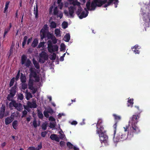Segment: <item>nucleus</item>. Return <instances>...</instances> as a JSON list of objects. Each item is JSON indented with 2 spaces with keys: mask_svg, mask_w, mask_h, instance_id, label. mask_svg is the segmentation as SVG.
Returning <instances> with one entry per match:
<instances>
[{
  "mask_svg": "<svg viewBox=\"0 0 150 150\" xmlns=\"http://www.w3.org/2000/svg\"><path fill=\"white\" fill-rule=\"evenodd\" d=\"M102 121L101 119H99L96 124V133L99 134L100 140L101 143H107L108 136L104 133L103 130L104 128L103 126Z\"/></svg>",
  "mask_w": 150,
  "mask_h": 150,
  "instance_id": "f257e3e1",
  "label": "nucleus"
},
{
  "mask_svg": "<svg viewBox=\"0 0 150 150\" xmlns=\"http://www.w3.org/2000/svg\"><path fill=\"white\" fill-rule=\"evenodd\" d=\"M117 122H116L113 125V127L114 129V137L113 140L115 142H117L120 141H122L126 140L127 138L128 134L125 132H126L119 131L117 134L115 135L117 131Z\"/></svg>",
  "mask_w": 150,
  "mask_h": 150,
  "instance_id": "f03ea898",
  "label": "nucleus"
},
{
  "mask_svg": "<svg viewBox=\"0 0 150 150\" xmlns=\"http://www.w3.org/2000/svg\"><path fill=\"white\" fill-rule=\"evenodd\" d=\"M107 2V0H94L91 4L90 1H87L86 6L88 10L94 11L97 7H101Z\"/></svg>",
  "mask_w": 150,
  "mask_h": 150,
  "instance_id": "7ed1b4c3",
  "label": "nucleus"
},
{
  "mask_svg": "<svg viewBox=\"0 0 150 150\" xmlns=\"http://www.w3.org/2000/svg\"><path fill=\"white\" fill-rule=\"evenodd\" d=\"M125 132L128 131V134L133 137L134 134H137L140 132L139 127L137 124H129L123 127Z\"/></svg>",
  "mask_w": 150,
  "mask_h": 150,
  "instance_id": "20e7f679",
  "label": "nucleus"
},
{
  "mask_svg": "<svg viewBox=\"0 0 150 150\" xmlns=\"http://www.w3.org/2000/svg\"><path fill=\"white\" fill-rule=\"evenodd\" d=\"M36 69L35 68H31L30 69V73L29 74V78L33 77L35 78V81L37 82H38L40 81V78L37 75V72L36 71Z\"/></svg>",
  "mask_w": 150,
  "mask_h": 150,
  "instance_id": "39448f33",
  "label": "nucleus"
},
{
  "mask_svg": "<svg viewBox=\"0 0 150 150\" xmlns=\"http://www.w3.org/2000/svg\"><path fill=\"white\" fill-rule=\"evenodd\" d=\"M12 105L18 111H20L23 109V105L20 103H17L15 100H12L11 102L9 103V106L10 107Z\"/></svg>",
  "mask_w": 150,
  "mask_h": 150,
  "instance_id": "423d86ee",
  "label": "nucleus"
},
{
  "mask_svg": "<svg viewBox=\"0 0 150 150\" xmlns=\"http://www.w3.org/2000/svg\"><path fill=\"white\" fill-rule=\"evenodd\" d=\"M75 8L73 6H70L68 8L69 13L66 10H64V13L65 15L67 16H68L69 15L71 18H74V16L73 15L74 13V10Z\"/></svg>",
  "mask_w": 150,
  "mask_h": 150,
  "instance_id": "0eeeda50",
  "label": "nucleus"
},
{
  "mask_svg": "<svg viewBox=\"0 0 150 150\" xmlns=\"http://www.w3.org/2000/svg\"><path fill=\"white\" fill-rule=\"evenodd\" d=\"M39 62L42 63H44L48 59V56L45 52L42 51L39 54Z\"/></svg>",
  "mask_w": 150,
  "mask_h": 150,
  "instance_id": "6e6552de",
  "label": "nucleus"
},
{
  "mask_svg": "<svg viewBox=\"0 0 150 150\" xmlns=\"http://www.w3.org/2000/svg\"><path fill=\"white\" fill-rule=\"evenodd\" d=\"M139 118V115H134L131 118V120L129 121V124H137L138 122V119Z\"/></svg>",
  "mask_w": 150,
  "mask_h": 150,
  "instance_id": "1a4fd4ad",
  "label": "nucleus"
},
{
  "mask_svg": "<svg viewBox=\"0 0 150 150\" xmlns=\"http://www.w3.org/2000/svg\"><path fill=\"white\" fill-rule=\"evenodd\" d=\"M48 48V51L50 53L57 51L58 50V47L57 45H50Z\"/></svg>",
  "mask_w": 150,
  "mask_h": 150,
  "instance_id": "9d476101",
  "label": "nucleus"
},
{
  "mask_svg": "<svg viewBox=\"0 0 150 150\" xmlns=\"http://www.w3.org/2000/svg\"><path fill=\"white\" fill-rule=\"evenodd\" d=\"M16 92V90L11 89L10 90V93L7 96V99L9 101L12 100V98L15 95Z\"/></svg>",
  "mask_w": 150,
  "mask_h": 150,
  "instance_id": "9b49d317",
  "label": "nucleus"
},
{
  "mask_svg": "<svg viewBox=\"0 0 150 150\" xmlns=\"http://www.w3.org/2000/svg\"><path fill=\"white\" fill-rule=\"evenodd\" d=\"M84 9L85 11H85H82L81 13L79 16V17L80 19H82L83 18H84L87 17L88 15V12L86 8H85Z\"/></svg>",
  "mask_w": 150,
  "mask_h": 150,
  "instance_id": "f8f14e48",
  "label": "nucleus"
},
{
  "mask_svg": "<svg viewBox=\"0 0 150 150\" xmlns=\"http://www.w3.org/2000/svg\"><path fill=\"white\" fill-rule=\"evenodd\" d=\"M27 105H28L29 108H36L37 106V105L35 101L31 102L29 101H28L27 102Z\"/></svg>",
  "mask_w": 150,
  "mask_h": 150,
  "instance_id": "ddd939ff",
  "label": "nucleus"
},
{
  "mask_svg": "<svg viewBox=\"0 0 150 150\" xmlns=\"http://www.w3.org/2000/svg\"><path fill=\"white\" fill-rule=\"evenodd\" d=\"M50 138L52 140H55L57 142H59L60 141L59 138L58 137L57 135L56 134H52Z\"/></svg>",
  "mask_w": 150,
  "mask_h": 150,
  "instance_id": "4468645a",
  "label": "nucleus"
},
{
  "mask_svg": "<svg viewBox=\"0 0 150 150\" xmlns=\"http://www.w3.org/2000/svg\"><path fill=\"white\" fill-rule=\"evenodd\" d=\"M33 13L35 15V18H38V4H36V7H34L33 10Z\"/></svg>",
  "mask_w": 150,
  "mask_h": 150,
  "instance_id": "2eb2a0df",
  "label": "nucleus"
},
{
  "mask_svg": "<svg viewBox=\"0 0 150 150\" xmlns=\"http://www.w3.org/2000/svg\"><path fill=\"white\" fill-rule=\"evenodd\" d=\"M33 62L35 68L37 69H40V66L38 62L34 58L33 59Z\"/></svg>",
  "mask_w": 150,
  "mask_h": 150,
  "instance_id": "dca6fc26",
  "label": "nucleus"
},
{
  "mask_svg": "<svg viewBox=\"0 0 150 150\" xmlns=\"http://www.w3.org/2000/svg\"><path fill=\"white\" fill-rule=\"evenodd\" d=\"M13 120L11 118L7 117L5 119V123L6 125H7L10 123Z\"/></svg>",
  "mask_w": 150,
  "mask_h": 150,
  "instance_id": "f3484780",
  "label": "nucleus"
},
{
  "mask_svg": "<svg viewBox=\"0 0 150 150\" xmlns=\"http://www.w3.org/2000/svg\"><path fill=\"white\" fill-rule=\"evenodd\" d=\"M112 115L114 118V119L115 120V123L116 122H117V123L118 121L121 120V117L120 116L117 115L115 114H113Z\"/></svg>",
  "mask_w": 150,
  "mask_h": 150,
  "instance_id": "a211bd4d",
  "label": "nucleus"
},
{
  "mask_svg": "<svg viewBox=\"0 0 150 150\" xmlns=\"http://www.w3.org/2000/svg\"><path fill=\"white\" fill-rule=\"evenodd\" d=\"M34 80L31 78H29V81L28 83V87L33 86L34 82Z\"/></svg>",
  "mask_w": 150,
  "mask_h": 150,
  "instance_id": "6ab92c4d",
  "label": "nucleus"
},
{
  "mask_svg": "<svg viewBox=\"0 0 150 150\" xmlns=\"http://www.w3.org/2000/svg\"><path fill=\"white\" fill-rule=\"evenodd\" d=\"M21 81L22 83H25L26 81V79L25 76L23 75L22 73H21V75L20 77Z\"/></svg>",
  "mask_w": 150,
  "mask_h": 150,
  "instance_id": "aec40b11",
  "label": "nucleus"
},
{
  "mask_svg": "<svg viewBox=\"0 0 150 150\" xmlns=\"http://www.w3.org/2000/svg\"><path fill=\"white\" fill-rule=\"evenodd\" d=\"M27 57L25 55H23L21 57V63L22 64H24L25 63V61Z\"/></svg>",
  "mask_w": 150,
  "mask_h": 150,
  "instance_id": "412c9836",
  "label": "nucleus"
},
{
  "mask_svg": "<svg viewBox=\"0 0 150 150\" xmlns=\"http://www.w3.org/2000/svg\"><path fill=\"white\" fill-rule=\"evenodd\" d=\"M38 42V40L37 39H34L32 43L31 46L33 47H35L37 45Z\"/></svg>",
  "mask_w": 150,
  "mask_h": 150,
  "instance_id": "4be33fe9",
  "label": "nucleus"
},
{
  "mask_svg": "<svg viewBox=\"0 0 150 150\" xmlns=\"http://www.w3.org/2000/svg\"><path fill=\"white\" fill-rule=\"evenodd\" d=\"M133 103V99H129L128 101V103H127V106L132 107Z\"/></svg>",
  "mask_w": 150,
  "mask_h": 150,
  "instance_id": "5701e85b",
  "label": "nucleus"
},
{
  "mask_svg": "<svg viewBox=\"0 0 150 150\" xmlns=\"http://www.w3.org/2000/svg\"><path fill=\"white\" fill-rule=\"evenodd\" d=\"M50 26L51 28H54L57 27V24L55 22L52 21L50 22Z\"/></svg>",
  "mask_w": 150,
  "mask_h": 150,
  "instance_id": "b1692460",
  "label": "nucleus"
},
{
  "mask_svg": "<svg viewBox=\"0 0 150 150\" xmlns=\"http://www.w3.org/2000/svg\"><path fill=\"white\" fill-rule=\"evenodd\" d=\"M70 34L69 33H67L64 36V40L66 42H68L70 40Z\"/></svg>",
  "mask_w": 150,
  "mask_h": 150,
  "instance_id": "393cba45",
  "label": "nucleus"
},
{
  "mask_svg": "<svg viewBox=\"0 0 150 150\" xmlns=\"http://www.w3.org/2000/svg\"><path fill=\"white\" fill-rule=\"evenodd\" d=\"M46 32H40V35L41 37V39L43 40V39L46 37Z\"/></svg>",
  "mask_w": 150,
  "mask_h": 150,
  "instance_id": "a878e982",
  "label": "nucleus"
},
{
  "mask_svg": "<svg viewBox=\"0 0 150 150\" xmlns=\"http://www.w3.org/2000/svg\"><path fill=\"white\" fill-rule=\"evenodd\" d=\"M28 38V37L27 36H25L23 38V41L22 42V47L23 48L26 45V43Z\"/></svg>",
  "mask_w": 150,
  "mask_h": 150,
  "instance_id": "bb28decb",
  "label": "nucleus"
},
{
  "mask_svg": "<svg viewBox=\"0 0 150 150\" xmlns=\"http://www.w3.org/2000/svg\"><path fill=\"white\" fill-rule=\"evenodd\" d=\"M37 111L38 117L40 119H42L43 118V115L42 112L39 110H38Z\"/></svg>",
  "mask_w": 150,
  "mask_h": 150,
  "instance_id": "cd10ccee",
  "label": "nucleus"
},
{
  "mask_svg": "<svg viewBox=\"0 0 150 150\" xmlns=\"http://www.w3.org/2000/svg\"><path fill=\"white\" fill-rule=\"evenodd\" d=\"M33 96L30 92H27L26 95V98L27 100H28L30 98H32Z\"/></svg>",
  "mask_w": 150,
  "mask_h": 150,
  "instance_id": "c85d7f7f",
  "label": "nucleus"
},
{
  "mask_svg": "<svg viewBox=\"0 0 150 150\" xmlns=\"http://www.w3.org/2000/svg\"><path fill=\"white\" fill-rule=\"evenodd\" d=\"M48 28L47 25V24L45 25L42 29L40 30V32H43L44 31V32L47 33V31L48 30Z\"/></svg>",
  "mask_w": 150,
  "mask_h": 150,
  "instance_id": "c756f323",
  "label": "nucleus"
},
{
  "mask_svg": "<svg viewBox=\"0 0 150 150\" xmlns=\"http://www.w3.org/2000/svg\"><path fill=\"white\" fill-rule=\"evenodd\" d=\"M17 123L18 121L17 120H14L12 123V126L13 128L15 129H17Z\"/></svg>",
  "mask_w": 150,
  "mask_h": 150,
  "instance_id": "7c9ffc66",
  "label": "nucleus"
},
{
  "mask_svg": "<svg viewBox=\"0 0 150 150\" xmlns=\"http://www.w3.org/2000/svg\"><path fill=\"white\" fill-rule=\"evenodd\" d=\"M82 10L83 9L81 6L79 7V8H78L77 11L76 12V14L79 16L81 14V13L82 11Z\"/></svg>",
  "mask_w": 150,
  "mask_h": 150,
  "instance_id": "2f4dec72",
  "label": "nucleus"
},
{
  "mask_svg": "<svg viewBox=\"0 0 150 150\" xmlns=\"http://www.w3.org/2000/svg\"><path fill=\"white\" fill-rule=\"evenodd\" d=\"M59 11L57 7H54L53 10V15L54 16H57L59 13Z\"/></svg>",
  "mask_w": 150,
  "mask_h": 150,
  "instance_id": "473e14b6",
  "label": "nucleus"
},
{
  "mask_svg": "<svg viewBox=\"0 0 150 150\" xmlns=\"http://www.w3.org/2000/svg\"><path fill=\"white\" fill-rule=\"evenodd\" d=\"M29 88L32 91V93L33 94H35L37 91V89L35 88L33 86L32 87H29Z\"/></svg>",
  "mask_w": 150,
  "mask_h": 150,
  "instance_id": "72a5a7b5",
  "label": "nucleus"
},
{
  "mask_svg": "<svg viewBox=\"0 0 150 150\" xmlns=\"http://www.w3.org/2000/svg\"><path fill=\"white\" fill-rule=\"evenodd\" d=\"M45 43L44 42H40L38 45L37 48H40L41 47H44Z\"/></svg>",
  "mask_w": 150,
  "mask_h": 150,
  "instance_id": "f704fd0d",
  "label": "nucleus"
},
{
  "mask_svg": "<svg viewBox=\"0 0 150 150\" xmlns=\"http://www.w3.org/2000/svg\"><path fill=\"white\" fill-rule=\"evenodd\" d=\"M10 2L9 1H6V3L5 6L4 8V13H5L6 11L8 8V5H9Z\"/></svg>",
  "mask_w": 150,
  "mask_h": 150,
  "instance_id": "c9c22d12",
  "label": "nucleus"
},
{
  "mask_svg": "<svg viewBox=\"0 0 150 150\" xmlns=\"http://www.w3.org/2000/svg\"><path fill=\"white\" fill-rule=\"evenodd\" d=\"M132 51L134 52L135 54H139L140 53V51L137 50V49L135 48L134 47L132 48Z\"/></svg>",
  "mask_w": 150,
  "mask_h": 150,
  "instance_id": "e433bc0d",
  "label": "nucleus"
},
{
  "mask_svg": "<svg viewBox=\"0 0 150 150\" xmlns=\"http://www.w3.org/2000/svg\"><path fill=\"white\" fill-rule=\"evenodd\" d=\"M15 78L14 77L11 80L9 83V86L11 87L13 85L15 81Z\"/></svg>",
  "mask_w": 150,
  "mask_h": 150,
  "instance_id": "4c0bfd02",
  "label": "nucleus"
},
{
  "mask_svg": "<svg viewBox=\"0 0 150 150\" xmlns=\"http://www.w3.org/2000/svg\"><path fill=\"white\" fill-rule=\"evenodd\" d=\"M60 30L59 29H55L54 31L55 34L56 35L57 37L58 36L60 33Z\"/></svg>",
  "mask_w": 150,
  "mask_h": 150,
  "instance_id": "58836bf2",
  "label": "nucleus"
},
{
  "mask_svg": "<svg viewBox=\"0 0 150 150\" xmlns=\"http://www.w3.org/2000/svg\"><path fill=\"white\" fill-rule=\"evenodd\" d=\"M63 28L64 29L66 28L68 26V23L67 22L64 21L62 24Z\"/></svg>",
  "mask_w": 150,
  "mask_h": 150,
  "instance_id": "ea45409f",
  "label": "nucleus"
},
{
  "mask_svg": "<svg viewBox=\"0 0 150 150\" xmlns=\"http://www.w3.org/2000/svg\"><path fill=\"white\" fill-rule=\"evenodd\" d=\"M50 113V112L48 111H45L43 112L45 116L47 118L49 117V115L48 113Z\"/></svg>",
  "mask_w": 150,
  "mask_h": 150,
  "instance_id": "a19ab883",
  "label": "nucleus"
},
{
  "mask_svg": "<svg viewBox=\"0 0 150 150\" xmlns=\"http://www.w3.org/2000/svg\"><path fill=\"white\" fill-rule=\"evenodd\" d=\"M51 40H52V43L54 44H55L57 43V40L56 38V37L54 36L51 39Z\"/></svg>",
  "mask_w": 150,
  "mask_h": 150,
  "instance_id": "79ce46f5",
  "label": "nucleus"
},
{
  "mask_svg": "<svg viewBox=\"0 0 150 150\" xmlns=\"http://www.w3.org/2000/svg\"><path fill=\"white\" fill-rule=\"evenodd\" d=\"M60 51H62L64 50L65 49V46L64 43H62L60 45Z\"/></svg>",
  "mask_w": 150,
  "mask_h": 150,
  "instance_id": "37998d69",
  "label": "nucleus"
},
{
  "mask_svg": "<svg viewBox=\"0 0 150 150\" xmlns=\"http://www.w3.org/2000/svg\"><path fill=\"white\" fill-rule=\"evenodd\" d=\"M17 98L18 100H22L23 98V96L22 94L20 93L18 95Z\"/></svg>",
  "mask_w": 150,
  "mask_h": 150,
  "instance_id": "c03bdc74",
  "label": "nucleus"
},
{
  "mask_svg": "<svg viewBox=\"0 0 150 150\" xmlns=\"http://www.w3.org/2000/svg\"><path fill=\"white\" fill-rule=\"evenodd\" d=\"M25 66L27 67H29L31 64V62L29 59H28L27 60L26 62H25Z\"/></svg>",
  "mask_w": 150,
  "mask_h": 150,
  "instance_id": "a18cd8bd",
  "label": "nucleus"
},
{
  "mask_svg": "<svg viewBox=\"0 0 150 150\" xmlns=\"http://www.w3.org/2000/svg\"><path fill=\"white\" fill-rule=\"evenodd\" d=\"M47 123H44L42 125V129L44 130H45L47 129Z\"/></svg>",
  "mask_w": 150,
  "mask_h": 150,
  "instance_id": "49530a36",
  "label": "nucleus"
},
{
  "mask_svg": "<svg viewBox=\"0 0 150 150\" xmlns=\"http://www.w3.org/2000/svg\"><path fill=\"white\" fill-rule=\"evenodd\" d=\"M67 146L69 149H71L73 148V145L70 142H68L67 144Z\"/></svg>",
  "mask_w": 150,
  "mask_h": 150,
  "instance_id": "de8ad7c7",
  "label": "nucleus"
},
{
  "mask_svg": "<svg viewBox=\"0 0 150 150\" xmlns=\"http://www.w3.org/2000/svg\"><path fill=\"white\" fill-rule=\"evenodd\" d=\"M56 16L57 18L59 17L60 19H61L63 17V13L62 12L60 11Z\"/></svg>",
  "mask_w": 150,
  "mask_h": 150,
  "instance_id": "09e8293b",
  "label": "nucleus"
},
{
  "mask_svg": "<svg viewBox=\"0 0 150 150\" xmlns=\"http://www.w3.org/2000/svg\"><path fill=\"white\" fill-rule=\"evenodd\" d=\"M21 86L22 88L24 90H25L27 87V84L25 83H23Z\"/></svg>",
  "mask_w": 150,
  "mask_h": 150,
  "instance_id": "8fccbe9b",
  "label": "nucleus"
},
{
  "mask_svg": "<svg viewBox=\"0 0 150 150\" xmlns=\"http://www.w3.org/2000/svg\"><path fill=\"white\" fill-rule=\"evenodd\" d=\"M72 4L73 5H77L79 6H80V3L78 1H74L72 2Z\"/></svg>",
  "mask_w": 150,
  "mask_h": 150,
  "instance_id": "3c124183",
  "label": "nucleus"
},
{
  "mask_svg": "<svg viewBox=\"0 0 150 150\" xmlns=\"http://www.w3.org/2000/svg\"><path fill=\"white\" fill-rule=\"evenodd\" d=\"M51 57L50 58V59L52 60H54L56 59V54L54 53H53L51 55Z\"/></svg>",
  "mask_w": 150,
  "mask_h": 150,
  "instance_id": "603ef678",
  "label": "nucleus"
},
{
  "mask_svg": "<svg viewBox=\"0 0 150 150\" xmlns=\"http://www.w3.org/2000/svg\"><path fill=\"white\" fill-rule=\"evenodd\" d=\"M33 125L35 128H36L37 127L38 125L37 124V121L35 119H34L33 122Z\"/></svg>",
  "mask_w": 150,
  "mask_h": 150,
  "instance_id": "864d4df0",
  "label": "nucleus"
},
{
  "mask_svg": "<svg viewBox=\"0 0 150 150\" xmlns=\"http://www.w3.org/2000/svg\"><path fill=\"white\" fill-rule=\"evenodd\" d=\"M47 133V131H44V132H41V135L42 137H45L46 134Z\"/></svg>",
  "mask_w": 150,
  "mask_h": 150,
  "instance_id": "5fc2aeb1",
  "label": "nucleus"
},
{
  "mask_svg": "<svg viewBox=\"0 0 150 150\" xmlns=\"http://www.w3.org/2000/svg\"><path fill=\"white\" fill-rule=\"evenodd\" d=\"M55 125L54 122H50L49 127L51 128H54L55 127Z\"/></svg>",
  "mask_w": 150,
  "mask_h": 150,
  "instance_id": "6e6d98bb",
  "label": "nucleus"
},
{
  "mask_svg": "<svg viewBox=\"0 0 150 150\" xmlns=\"http://www.w3.org/2000/svg\"><path fill=\"white\" fill-rule=\"evenodd\" d=\"M20 70H19L18 71L17 74L16 76V78H15V79L16 81H17L18 79L19 78V77H20Z\"/></svg>",
  "mask_w": 150,
  "mask_h": 150,
  "instance_id": "4d7b16f0",
  "label": "nucleus"
},
{
  "mask_svg": "<svg viewBox=\"0 0 150 150\" xmlns=\"http://www.w3.org/2000/svg\"><path fill=\"white\" fill-rule=\"evenodd\" d=\"M54 35L52 33H49L47 34V37L48 39H51L54 36Z\"/></svg>",
  "mask_w": 150,
  "mask_h": 150,
  "instance_id": "13d9d810",
  "label": "nucleus"
},
{
  "mask_svg": "<svg viewBox=\"0 0 150 150\" xmlns=\"http://www.w3.org/2000/svg\"><path fill=\"white\" fill-rule=\"evenodd\" d=\"M5 110V106H3L2 105L1 106V108L0 111L4 113Z\"/></svg>",
  "mask_w": 150,
  "mask_h": 150,
  "instance_id": "bf43d9fd",
  "label": "nucleus"
},
{
  "mask_svg": "<svg viewBox=\"0 0 150 150\" xmlns=\"http://www.w3.org/2000/svg\"><path fill=\"white\" fill-rule=\"evenodd\" d=\"M27 114V111L25 110H24L22 112V117L23 118V117H25L26 116V115Z\"/></svg>",
  "mask_w": 150,
  "mask_h": 150,
  "instance_id": "052dcab7",
  "label": "nucleus"
},
{
  "mask_svg": "<svg viewBox=\"0 0 150 150\" xmlns=\"http://www.w3.org/2000/svg\"><path fill=\"white\" fill-rule=\"evenodd\" d=\"M23 106L24 107V108L25 110H27L28 111H30V109L29 108H30L28 105H23Z\"/></svg>",
  "mask_w": 150,
  "mask_h": 150,
  "instance_id": "680f3d73",
  "label": "nucleus"
},
{
  "mask_svg": "<svg viewBox=\"0 0 150 150\" xmlns=\"http://www.w3.org/2000/svg\"><path fill=\"white\" fill-rule=\"evenodd\" d=\"M42 148V143H40L38 145V147L36 148V150H39Z\"/></svg>",
  "mask_w": 150,
  "mask_h": 150,
  "instance_id": "e2e57ef3",
  "label": "nucleus"
},
{
  "mask_svg": "<svg viewBox=\"0 0 150 150\" xmlns=\"http://www.w3.org/2000/svg\"><path fill=\"white\" fill-rule=\"evenodd\" d=\"M59 133L60 134V138L61 139H64L65 138V135L64 134H63L62 133H60L59 132Z\"/></svg>",
  "mask_w": 150,
  "mask_h": 150,
  "instance_id": "0e129e2a",
  "label": "nucleus"
},
{
  "mask_svg": "<svg viewBox=\"0 0 150 150\" xmlns=\"http://www.w3.org/2000/svg\"><path fill=\"white\" fill-rule=\"evenodd\" d=\"M135 107L137 109V110H138V112L139 114H140L141 112H142V110L141 109H140L139 107L138 106H135Z\"/></svg>",
  "mask_w": 150,
  "mask_h": 150,
  "instance_id": "69168bd1",
  "label": "nucleus"
},
{
  "mask_svg": "<svg viewBox=\"0 0 150 150\" xmlns=\"http://www.w3.org/2000/svg\"><path fill=\"white\" fill-rule=\"evenodd\" d=\"M49 120L51 122H54L55 121V119L52 116H50L49 118Z\"/></svg>",
  "mask_w": 150,
  "mask_h": 150,
  "instance_id": "338daca9",
  "label": "nucleus"
},
{
  "mask_svg": "<svg viewBox=\"0 0 150 150\" xmlns=\"http://www.w3.org/2000/svg\"><path fill=\"white\" fill-rule=\"evenodd\" d=\"M59 144H60V146L62 147H63L65 145V142L64 141H61L60 142Z\"/></svg>",
  "mask_w": 150,
  "mask_h": 150,
  "instance_id": "774afa93",
  "label": "nucleus"
}]
</instances>
